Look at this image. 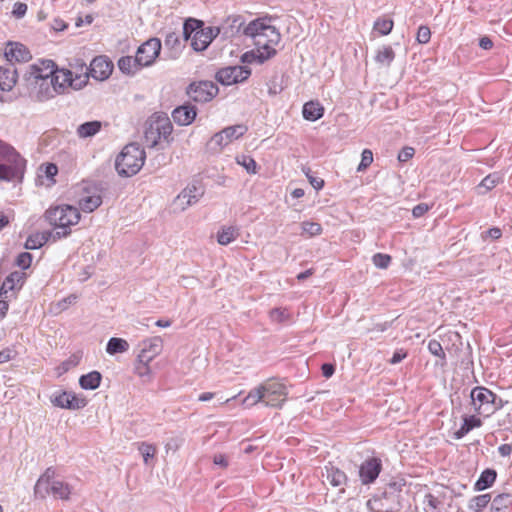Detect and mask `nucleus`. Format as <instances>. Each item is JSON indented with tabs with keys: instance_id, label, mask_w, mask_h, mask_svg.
<instances>
[{
	"instance_id": "603ef678",
	"label": "nucleus",
	"mask_w": 512,
	"mask_h": 512,
	"mask_svg": "<svg viewBox=\"0 0 512 512\" xmlns=\"http://www.w3.org/2000/svg\"><path fill=\"white\" fill-rule=\"evenodd\" d=\"M393 28V21L391 19H378L374 23V29L378 31L381 35H388Z\"/></svg>"
},
{
	"instance_id": "4468645a",
	"label": "nucleus",
	"mask_w": 512,
	"mask_h": 512,
	"mask_svg": "<svg viewBox=\"0 0 512 512\" xmlns=\"http://www.w3.org/2000/svg\"><path fill=\"white\" fill-rule=\"evenodd\" d=\"M247 131V127L242 124L229 126L224 128L222 131L214 134L211 138V143L219 148H223L243 136Z\"/></svg>"
},
{
	"instance_id": "79ce46f5",
	"label": "nucleus",
	"mask_w": 512,
	"mask_h": 512,
	"mask_svg": "<svg viewBox=\"0 0 512 512\" xmlns=\"http://www.w3.org/2000/svg\"><path fill=\"white\" fill-rule=\"evenodd\" d=\"M204 25L203 21L194 18L187 19L183 24V37L185 40L192 36Z\"/></svg>"
},
{
	"instance_id": "1a4fd4ad",
	"label": "nucleus",
	"mask_w": 512,
	"mask_h": 512,
	"mask_svg": "<svg viewBox=\"0 0 512 512\" xmlns=\"http://www.w3.org/2000/svg\"><path fill=\"white\" fill-rule=\"evenodd\" d=\"M219 92L218 86L208 80L192 82L186 88V94L194 102L206 103L211 101Z\"/></svg>"
},
{
	"instance_id": "6ab92c4d",
	"label": "nucleus",
	"mask_w": 512,
	"mask_h": 512,
	"mask_svg": "<svg viewBox=\"0 0 512 512\" xmlns=\"http://www.w3.org/2000/svg\"><path fill=\"white\" fill-rule=\"evenodd\" d=\"M163 341L161 337L155 336L144 340L137 361L151 362L162 351Z\"/></svg>"
},
{
	"instance_id": "ddd939ff",
	"label": "nucleus",
	"mask_w": 512,
	"mask_h": 512,
	"mask_svg": "<svg viewBox=\"0 0 512 512\" xmlns=\"http://www.w3.org/2000/svg\"><path fill=\"white\" fill-rule=\"evenodd\" d=\"M161 51V41L158 38H150L141 44L136 52L138 62H141L143 67L151 66Z\"/></svg>"
},
{
	"instance_id": "a19ab883",
	"label": "nucleus",
	"mask_w": 512,
	"mask_h": 512,
	"mask_svg": "<svg viewBox=\"0 0 512 512\" xmlns=\"http://www.w3.org/2000/svg\"><path fill=\"white\" fill-rule=\"evenodd\" d=\"M259 402L264 403V395L262 392L261 384L248 393V395L243 399L242 404L245 407H251L256 405Z\"/></svg>"
},
{
	"instance_id": "338daca9",
	"label": "nucleus",
	"mask_w": 512,
	"mask_h": 512,
	"mask_svg": "<svg viewBox=\"0 0 512 512\" xmlns=\"http://www.w3.org/2000/svg\"><path fill=\"white\" fill-rule=\"evenodd\" d=\"M76 296L75 295H69L68 297L62 299L57 303V306L60 311L65 310L68 308L69 305L75 303Z\"/></svg>"
},
{
	"instance_id": "7c9ffc66",
	"label": "nucleus",
	"mask_w": 512,
	"mask_h": 512,
	"mask_svg": "<svg viewBox=\"0 0 512 512\" xmlns=\"http://www.w3.org/2000/svg\"><path fill=\"white\" fill-rule=\"evenodd\" d=\"M512 497L509 494L497 495L491 503V512H511Z\"/></svg>"
},
{
	"instance_id": "a18cd8bd",
	"label": "nucleus",
	"mask_w": 512,
	"mask_h": 512,
	"mask_svg": "<svg viewBox=\"0 0 512 512\" xmlns=\"http://www.w3.org/2000/svg\"><path fill=\"white\" fill-rule=\"evenodd\" d=\"M501 179V176L498 175L497 173L489 174L481 181L478 188L484 189L482 193L487 192L496 187V185L501 181Z\"/></svg>"
},
{
	"instance_id": "4c0bfd02",
	"label": "nucleus",
	"mask_w": 512,
	"mask_h": 512,
	"mask_svg": "<svg viewBox=\"0 0 512 512\" xmlns=\"http://www.w3.org/2000/svg\"><path fill=\"white\" fill-rule=\"evenodd\" d=\"M262 33V39L265 43H268L271 47L274 45H277L281 40V34L279 31L274 27L265 22L263 27Z\"/></svg>"
},
{
	"instance_id": "c9c22d12",
	"label": "nucleus",
	"mask_w": 512,
	"mask_h": 512,
	"mask_svg": "<svg viewBox=\"0 0 512 512\" xmlns=\"http://www.w3.org/2000/svg\"><path fill=\"white\" fill-rule=\"evenodd\" d=\"M239 234V229L237 227H222L217 233V241L220 245H228L235 240Z\"/></svg>"
},
{
	"instance_id": "b1692460",
	"label": "nucleus",
	"mask_w": 512,
	"mask_h": 512,
	"mask_svg": "<svg viewBox=\"0 0 512 512\" xmlns=\"http://www.w3.org/2000/svg\"><path fill=\"white\" fill-rule=\"evenodd\" d=\"M17 71L12 64L0 67V90L10 91L16 84Z\"/></svg>"
},
{
	"instance_id": "473e14b6",
	"label": "nucleus",
	"mask_w": 512,
	"mask_h": 512,
	"mask_svg": "<svg viewBox=\"0 0 512 512\" xmlns=\"http://www.w3.org/2000/svg\"><path fill=\"white\" fill-rule=\"evenodd\" d=\"M50 494L61 500H68L71 494V487L63 481H52L50 485Z\"/></svg>"
},
{
	"instance_id": "58836bf2",
	"label": "nucleus",
	"mask_w": 512,
	"mask_h": 512,
	"mask_svg": "<svg viewBox=\"0 0 512 512\" xmlns=\"http://www.w3.org/2000/svg\"><path fill=\"white\" fill-rule=\"evenodd\" d=\"M102 203L100 195L85 196L79 201V206L84 212H93Z\"/></svg>"
},
{
	"instance_id": "aec40b11",
	"label": "nucleus",
	"mask_w": 512,
	"mask_h": 512,
	"mask_svg": "<svg viewBox=\"0 0 512 512\" xmlns=\"http://www.w3.org/2000/svg\"><path fill=\"white\" fill-rule=\"evenodd\" d=\"M382 469L381 460L375 457L366 459L360 466L359 475L363 484H369L376 480Z\"/></svg>"
},
{
	"instance_id": "f3484780",
	"label": "nucleus",
	"mask_w": 512,
	"mask_h": 512,
	"mask_svg": "<svg viewBox=\"0 0 512 512\" xmlns=\"http://www.w3.org/2000/svg\"><path fill=\"white\" fill-rule=\"evenodd\" d=\"M277 51L269 44L257 46L256 49L245 52L240 60L242 63H258L263 64L265 61L271 59L276 55Z\"/></svg>"
},
{
	"instance_id": "c756f323",
	"label": "nucleus",
	"mask_w": 512,
	"mask_h": 512,
	"mask_svg": "<svg viewBox=\"0 0 512 512\" xmlns=\"http://www.w3.org/2000/svg\"><path fill=\"white\" fill-rule=\"evenodd\" d=\"M481 425L482 421L480 418H477L474 415L465 417L462 426L456 432H454V438L459 440L468 434L472 429L480 427Z\"/></svg>"
},
{
	"instance_id": "bb28decb",
	"label": "nucleus",
	"mask_w": 512,
	"mask_h": 512,
	"mask_svg": "<svg viewBox=\"0 0 512 512\" xmlns=\"http://www.w3.org/2000/svg\"><path fill=\"white\" fill-rule=\"evenodd\" d=\"M324 476L326 480L334 487H339L345 484L347 481L346 474L332 465L325 466V474H323V477Z\"/></svg>"
},
{
	"instance_id": "3c124183",
	"label": "nucleus",
	"mask_w": 512,
	"mask_h": 512,
	"mask_svg": "<svg viewBox=\"0 0 512 512\" xmlns=\"http://www.w3.org/2000/svg\"><path fill=\"white\" fill-rule=\"evenodd\" d=\"M50 485L51 483L44 481V478H39L34 487L35 496L42 499L46 498L50 494Z\"/></svg>"
},
{
	"instance_id": "0e129e2a",
	"label": "nucleus",
	"mask_w": 512,
	"mask_h": 512,
	"mask_svg": "<svg viewBox=\"0 0 512 512\" xmlns=\"http://www.w3.org/2000/svg\"><path fill=\"white\" fill-rule=\"evenodd\" d=\"M414 153H415L414 148L404 147L398 154V160L400 162H406L413 157Z\"/></svg>"
},
{
	"instance_id": "39448f33",
	"label": "nucleus",
	"mask_w": 512,
	"mask_h": 512,
	"mask_svg": "<svg viewBox=\"0 0 512 512\" xmlns=\"http://www.w3.org/2000/svg\"><path fill=\"white\" fill-rule=\"evenodd\" d=\"M470 397L474 411L484 417H489L502 406V400L499 399L497 403V396L485 387L477 386L473 388Z\"/></svg>"
},
{
	"instance_id": "2eb2a0df",
	"label": "nucleus",
	"mask_w": 512,
	"mask_h": 512,
	"mask_svg": "<svg viewBox=\"0 0 512 512\" xmlns=\"http://www.w3.org/2000/svg\"><path fill=\"white\" fill-rule=\"evenodd\" d=\"M86 70L89 71V73L85 72L88 77L91 76L96 80L102 81L107 79L112 73L113 64L107 57L98 56L91 61L89 68Z\"/></svg>"
},
{
	"instance_id": "9d476101",
	"label": "nucleus",
	"mask_w": 512,
	"mask_h": 512,
	"mask_svg": "<svg viewBox=\"0 0 512 512\" xmlns=\"http://www.w3.org/2000/svg\"><path fill=\"white\" fill-rule=\"evenodd\" d=\"M26 83L30 98L38 102L49 100L59 93L53 85V80L50 79L42 78L40 80L26 81Z\"/></svg>"
},
{
	"instance_id": "37998d69",
	"label": "nucleus",
	"mask_w": 512,
	"mask_h": 512,
	"mask_svg": "<svg viewBox=\"0 0 512 512\" xmlns=\"http://www.w3.org/2000/svg\"><path fill=\"white\" fill-rule=\"evenodd\" d=\"M491 501L490 494H482L473 497L470 500L468 508L473 512H482L483 509L489 504Z\"/></svg>"
},
{
	"instance_id": "8fccbe9b",
	"label": "nucleus",
	"mask_w": 512,
	"mask_h": 512,
	"mask_svg": "<svg viewBox=\"0 0 512 512\" xmlns=\"http://www.w3.org/2000/svg\"><path fill=\"white\" fill-rule=\"evenodd\" d=\"M303 233L308 236H316L322 233V226L316 222L304 221L301 224Z\"/></svg>"
},
{
	"instance_id": "9b49d317",
	"label": "nucleus",
	"mask_w": 512,
	"mask_h": 512,
	"mask_svg": "<svg viewBox=\"0 0 512 512\" xmlns=\"http://www.w3.org/2000/svg\"><path fill=\"white\" fill-rule=\"evenodd\" d=\"M251 70L245 66H228L216 73V80L223 85L229 86L248 79Z\"/></svg>"
},
{
	"instance_id": "49530a36",
	"label": "nucleus",
	"mask_w": 512,
	"mask_h": 512,
	"mask_svg": "<svg viewBox=\"0 0 512 512\" xmlns=\"http://www.w3.org/2000/svg\"><path fill=\"white\" fill-rule=\"evenodd\" d=\"M236 160H237V163L239 165L243 166L249 174H256L257 163L252 157L246 156V155H241V156H238L236 158Z\"/></svg>"
},
{
	"instance_id": "423d86ee",
	"label": "nucleus",
	"mask_w": 512,
	"mask_h": 512,
	"mask_svg": "<svg viewBox=\"0 0 512 512\" xmlns=\"http://www.w3.org/2000/svg\"><path fill=\"white\" fill-rule=\"evenodd\" d=\"M390 489L393 491H384L381 496H374L367 501V508L371 512H397L400 510L398 494H396L397 483H390Z\"/></svg>"
},
{
	"instance_id": "6e6552de",
	"label": "nucleus",
	"mask_w": 512,
	"mask_h": 512,
	"mask_svg": "<svg viewBox=\"0 0 512 512\" xmlns=\"http://www.w3.org/2000/svg\"><path fill=\"white\" fill-rule=\"evenodd\" d=\"M50 80H53V85L57 88V91L62 93L65 88L82 89L87 84L88 76L87 74L74 76L70 70L55 69Z\"/></svg>"
},
{
	"instance_id": "393cba45",
	"label": "nucleus",
	"mask_w": 512,
	"mask_h": 512,
	"mask_svg": "<svg viewBox=\"0 0 512 512\" xmlns=\"http://www.w3.org/2000/svg\"><path fill=\"white\" fill-rule=\"evenodd\" d=\"M50 238L54 239L53 231H45L42 233H35L30 235L25 242V248L28 250H35L41 248Z\"/></svg>"
},
{
	"instance_id": "f8f14e48",
	"label": "nucleus",
	"mask_w": 512,
	"mask_h": 512,
	"mask_svg": "<svg viewBox=\"0 0 512 512\" xmlns=\"http://www.w3.org/2000/svg\"><path fill=\"white\" fill-rule=\"evenodd\" d=\"M224 30V34L228 35V31L226 30V25L224 24L222 27H201L196 33L192 36L191 46L197 51H204L213 41V39Z\"/></svg>"
},
{
	"instance_id": "de8ad7c7",
	"label": "nucleus",
	"mask_w": 512,
	"mask_h": 512,
	"mask_svg": "<svg viewBox=\"0 0 512 512\" xmlns=\"http://www.w3.org/2000/svg\"><path fill=\"white\" fill-rule=\"evenodd\" d=\"M69 394L70 392L67 391L54 394L51 397L52 404L59 408L69 409Z\"/></svg>"
},
{
	"instance_id": "c85d7f7f",
	"label": "nucleus",
	"mask_w": 512,
	"mask_h": 512,
	"mask_svg": "<svg viewBox=\"0 0 512 512\" xmlns=\"http://www.w3.org/2000/svg\"><path fill=\"white\" fill-rule=\"evenodd\" d=\"M304 119L316 121L324 114V108L319 102L309 101L304 104L302 111Z\"/></svg>"
},
{
	"instance_id": "2f4dec72",
	"label": "nucleus",
	"mask_w": 512,
	"mask_h": 512,
	"mask_svg": "<svg viewBox=\"0 0 512 512\" xmlns=\"http://www.w3.org/2000/svg\"><path fill=\"white\" fill-rule=\"evenodd\" d=\"M24 280V274L18 271L12 272L4 280L1 288L0 295H5L8 291L15 289L17 286L21 287Z\"/></svg>"
},
{
	"instance_id": "e2e57ef3",
	"label": "nucleus",
	"mask_w": 512,
	"mask_h": 512,
	"mask_svg": "<svg viewBox=\"0 0 512 512\" xmlns=\"http://www.w3.org/2000/svg\"><path fill=\"white\" fill-rule=\"evenodd\" d=\"M27 12V5L22 2H16L14 4L12 15L16 18H22Z\"/></svg>"
},
{
	"instance_id": "4d7b16f0",
	"label": "nucleus",
	"mask_w": 512,
	"mask_h": 512,
	"mask_svg": "<svg viewBox=\"0 0 512 512\" xmlns=\"http://www.w3.org/2000/svg\"><path fill=\"white\" fill-rule=\"evenodd\" d=\"M373 162V153L369 149H364L361 154V162L357 168L358 171H363Z\"/></svg>"
},
{
	"instance_id": "a211bd4d",
	"label": "nucleus",
	"mask_w": 512,
	"mask_h": 512,
	"mask_svg": "<svg viewBox=\"0 0 512 512\" xmlns=\"http://www.w3.org/2000/svg\"><path fill=\"white\" fill-rule=\"evenodd\" d=\"M204 190L202 186L197 183L188 185L176 198L175 203L179 205L182 210L198 202L203 196Z\"/></svg>"
},
{
	"instance_id": "dca6fc26",
	"label": "nucleus",
	"mask_w": 512,
	"mask_h": 512,
	"mask_svg": "<svg viewBox=\"0 0 512 512\" xmlns=\"http://www.w3.org/2000/svg\"><path fill=\"white\" fill-rule=\"evenodd\" d=\"M55 71V63L52 60H40L29 66L25 73V81L50 79Z\"/></svg>"
},
{
	"instance_id": "864d4df0",
	"label": "nucleus",
	"mask_w": 512,
	"mask_h": 512,
	"mask_svg": "<svg viewBox=\"0 0 512 512\" xmlns=\"http://www.w3.org/2000/svg\"><path fill=\"white\" fill-rule=\"evenodd\" d=\"M372 261L377 268L386 269L391 262V256L388 254L376 253L372 257Z\"/></svg>"
},
{
	"instance_id": "6e6d98bb",
	"label": "nucleus",
	"mask_w": 512,
	"mask_h": 512,
	"mask_svg": "<svg viewBox=\"0 0 512 512\" xmlns=\"http://www.w3.org/2000/svg\"><path fill=\"white\" fill-rule=\"evenodd\" d=\"M69 410H79L86 406L87 401L85 398H80L76 396L74 393L70 392L69 394Z\"/></svg>"
},
{
	"instance_id": "412c9836",
	"label": "nucleus",
	"mask_w": 512,
	"mask_h": 512,
	"mask_svg": "<svg viewBox=\"0 0 512 512\" xmlns=\"http://www.w3.org/2000/svg\"><path fill=\"white\" fill-rule=\"evenodd\" d=\"M197 109L190 103H185L172 112L174 122L181 126L190 125L196 118Z\"/></svg>"
},
{
	"instance_id": "f03ea898",
	"label": "nucleus",
	"mask_w": 512,
	"mask_h": 512,
	"mask_svg": "<svg viewBox=\"0 0 512 512\" xmlns=\"http://www.w3.org/2000/svg\"><path fill=\"white\" fill-rule=\"evenodd\" d=\"M80 212L77 208L70 205H61L50 208L45 213V218L50 225L59 229L54 232V241L67 237L70 233V227L76 225L80 220Z\"/></svg>"
},
{
	"instance_id": "09e8293b",
	"label": "nucleus",
	"mask_w": 512,
	"mask_h": 512,
	"mask_svg": "<svg viewBox=\"0 0 512 512\" xmlns=\"http://www.w3.org/2000/svg\"><path fill=\"white\" fill-rule=\"evenodd\" d=\"M428 350L432 355H434L442 360V362H441L442 366L445 364V360H446L445 352H444L442 345L440 344L439 341L434 340V339L430 340L428 343Z\"/></svg>"
},
{
	"instance_id": "cd10ccee",
	"label": "nucleus",
	"mask_w": 512,
	"mask_h": 512,
	"mask_svg": "<svg viewBox=\"0 0 512 512\" xmlns=\"http://www.w3.org/2000/svg\"><path fill=\"white\" fill-rule=\"evenodd\" d=\"M102 128V122L98 120L82 123L77 127L76 133L79 138L86 139L96 135Z\"/></svg>"
},
{
	"instance_id": "4be33fe9",
	"label": "nucleus",
	"mask_w": 512,
	"mask_h": 512,
	"mask_svg": "<svg viewBox=\"0 0 512 512\" xmlns=\"http://www.w3.org/2000/svg\"><path fill=\"white\" fill-rule=\"evenodd\" d=\"M9 62H27L31 59L29 50L21 43L9 42L4 53Z\"/></svg>"
},
{
	"instance_id": "c03bdc74",
	"label": "nucleus",
	"mask_w": 512,
	"mask_h": 512,
	"mask_svg": "<svg viewBox=\"0 0 512 512\" xmlns=\"http://www.w3.org/2000/svg\"><path fill=\"white\" fill-rule=\"evenodd\" d=\"M138 450L140 451L143 461L146 465H149L151 460L154 459L156 455L157 448L154 444L148 442H141L138 445Z\"/></svg>"
},
{
	"instance_id": "680f3d73",
	"label": "nucleus",
	"mask_w": 512,
	"mask_h": 512,
	"mask_svg": "<svg viewBox=\"0 0 512 512\" xmlns=\"http://www.w3.org/2000/svg\"><path fill=\"white\" fill-rule=\"evenodd\" d=\"M182 444H183L182 438H180V437L170 438L165 445V450L167 453L169 451L176 452L181 447Z\"/></svg>"
},
{
	"instance_id": "f257e3e1",
	"label": "nucleus",
	"mask_w": 512,
	"mask_h": 512,
	"mask_svg": "<svg viewBox=\"0 0 512 512\" xmlns=\"http://www.w3.org/2000/svg\"><path fill=\"white\" fill-rule=\"evenodd\" d=\"M26 160L10 144L0 140V181H21Z\"/></svg>"
},
{
	"instance_id": "bf43d9fd",
	"label": "nucleus",
	"mask_w": 512,
	"mask_h": 512,
	"mask_svg": "<svg viewBox=\"0 0 512 512\" xmlns=\"http://www.w3.org/2000/svg\"><path fill=\"white\" fill-rule=\"evenodd\" d=\"M431 38V31L427 26H420L417 31L416 39L421 44H426Z\"/></svg>"
},
{
	"instance_id": "13d9d810",
	"label": "nucleus",
	"mask_w": 512,
	"mask_h": 512,
	"mask_svg": "<svg viewBox=\"0 0 512 512\" xmlns=\"http://www.w3.org/2000/svg\"><path fill=\"white\" fill-rule=\"evenodd\" d=\"M32 262V255L29 252L20 253L16 259V264L21 269H28Z\"/></svg>"
},
{
	"instance_id": "ea45409f",
	"label": "nucleus",
	"mask_w": 512,
	"mask_h": 512,
	"mask_svg": "<svg viewBox=\"0 0 512 512\" xmlns=\"http://www.w3.org/2000/svg\"><path fill=\"white\" fill-rule=\"evenodd\" d=\"M395 58V53L390 46H383L379 49L375 56V61L384 66H389Z\"/></svg>"
},
{
	"instance_id": "5701e85b",
	"label": "nucleus",
	"mask_w": 512,
	"mask_h": 512,
	"mask_svg": "<svg viewBox=\"0 0 512 512\" xmlns=\"http://www.w3.org/2000/svg\"><path fill=\"white\" fill-rule=\"evenodd\" d=\"M265 24V19H256L251 21L247 26L244 27L243 33L246 36H250L254 39V43L256 46L265 45L266 43L262 39L263 27Z\"/></svg>"
},
{
	"instance_id": "774afa93",
	"label": "nucleus",
	"mask_w": 512,
	"mask_h": 512,
	"mask_svg": "<svg viewBox=\"0 0 512 512\" xmlns=\"http://www.w3.org/2000/svg\"><path fill=\"white\" fill-rule=\"evenodd\" d=\"M428 209L429 208H428L427 204L421 203V204L416 205L413 208L412 214L414 217L418 218V217L423 216L428 211Z\"/></svg>"
},
{
	"instance_id": "0eeeda50",
	"label": "nucleus",
	"mask_w": 512,
	"mask_h": 512,
	"mask_svg": "<svg viewBox=\"0 0 512 512\" xmlns=\"http://www.w3.org/2000/svg\"><path fill=\"white\" fill-rule=\"evenodd\" d=\"M264 395V404L267 407L281 408L287 398L286 386L274 379H269L261 384Z\"/></svg>"
},
{
	"instance_id": "20e7f679",
	"label": "nucleus",
	"mask_w": 512,
	"mask_h": 512,
	"mask_svg": "<svg viewBox=\"0 0 512 512\" xmlns=\"http://www.w3.org/2000/svg\"><path fill=\"white\" fill-rule=\"evenodd\" d=\"M173 125L165 113H154L146 122L144 133L145 142L148 147H156L163 139L167 145L172 141L171 134Z\"/></svg>"
},
{
	"instance_id": "052dcab7",
	"label": "nucleus",
	"mask_w": 512,
	"mask_h": 512,
	"mask_svg": "<svg viewBox=\"0 0 512 512\" xmlns=\"http://www.w3.org/2000/svg\"><path fill=\"white\" fill-rule=\"evenodd\" d=\"M150 362H139L135 366V373L141 378H149L151 369L149 367Z\"/></svg>"
},
{
	"instance_id": "72a5a7b5",
	"label": "nucleus",
	"mask_w": 512,
	"mask_h": 512,
	"mask_svg": "<svg viewBox=\"0 0 512 512\" xmlns=\"http://www.w3.org/2000/svg\"><path fill=\"white\" fill-rule=\"evenodd\" d=\"M497 477L494 469H485L475 483V490L482 491L493 485Z\"/></svg>"
},
{
	"instance_id": "7ed1b4c3",
	"label": "nucleus",
	"mask_w": 512,
	"mask_h": 512,
	"mask_svg": "<svg viewBox=\"0 0 512 512\" xmlns=\"http://www.w3.org/2000/svg\"><path fill=\"white\" fill-rule=\"evenodd\" d=\"M145 151L136 143L126 145L115 161L116 171L120 176L131 177L144 165Z\"/></svg>"
},
{
	"instance_id": "a878e982",
	"label": "nucleus",
	"mask_w": 512,
	"mask_h": 512,
	"mask_svg": "<svg viewBox=\"0 0 512 512\" xmlns=\"http://www.w3.org/2000/svg\"><path fill=\"white\" fill-rule=\"evenodd\" d=\"M118 68L127 75H134L140 69L144 68L138 58L132 56H123L118 60Z\"/></svg>"
},
{
	"instance_id": "f704fd0d",
	"label": "nucleus",
	"mask_w": 512,
	"mask_h": 512,
	"mask_svg": "<svg viewBox=\"0 0 512 512\" xmlns=\"http://www.w3.org/2000/svg\"><path fill=\"white\" fill-rule=\"evenodd\" d=\"M101 378L102 376L98 371H92L82 375L79 379V384L85 390H94L99 387Z\"/></svg>"
},
{
	"instance_id": "e433bc0d",
	"label": "nucleus",
	"mask_w": 512,
	"mask_h": 512,
	"mask_svg": "<svg viewBox=\"0 0 512 512\" xmlns=\"http://www.w3.org/2000/svg\"><path fill=\"white\" fill-rule=\"evenodd\" d=\"M129 349V343L122 338L112 337L109 339L106 352L110 355H115L117 353L127 352Z\"/></svg>"
},
{
	"instance_id": "69168bd1",
	"label": "nucleus",
	"mask_w": 512,
	"mask_h": 512,
	"mask_svg": "<svg viewBox=\"0 0 512 512\" xmlns=\"http://www.w3.org/2000/svg\"><path fill=\"white\" fill-rule=\"evenodd\" d=\"M164 42L167 47L174 48L179 44V36L175 32L168 33Z\"/></svg>"
},
{
	"instance_id": "5fc2aeb1",
	"label": "nucleus",
	"mask_w": 512,
	"mask_h": 512,
	"mask_svg": "<svg viewBox=\"0 0 512 512\" xmlns=\"http://www.w3.org/2000/svg\"><path fill=\"white\" fill-rule=\"evenodd\" d=\"M289 318V313L286 309L274 308L270 311V319L276 323H283Z\"/></svg>"
}]
</instances>
